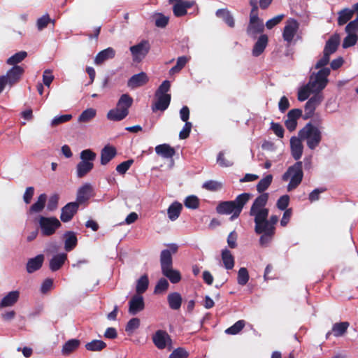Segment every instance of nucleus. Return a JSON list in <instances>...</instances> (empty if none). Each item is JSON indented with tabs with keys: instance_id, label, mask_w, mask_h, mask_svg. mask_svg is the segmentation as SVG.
<instances>
[{
	"instance_id": "f257e3e1",
	"label": "nucleus",
	"mask_w": 358,
	"mask_h": 358,
	"mask_svg": "<svg viewBox=\"0 0 358 358\" xmlns=\"http://www.w3.org/2000/svg\"><path fill=\"white\" fill-rule=\"evenodd\" d=\"M268 194L264 193L257 196L253 202L250 215L254 217L255 231L262 234L259 244L262 247H268L271 243L275 233V224L278 221L277 215H272L268 220V209L265 208L268 201Z\"/></svg>"
},
{
	"instance_id": "f03ea898",
	"label": "nucleus",
	"mask_w": 358,
	"mask_h": 358,
	"mask_svg": "<svg viewBox=\"0 0 358 358\" xmlns=\"http://www.w3.org/2000/svg\"><path fill=\"white\" fill-rule=\"evenodd\" d=\"M250 197L251 194L249 193L241 194L234 201L220 202L216 207V210L221 215L232 214L230 220H234L240 215L244 206Z\"/></svg>"
},
{
	"instance_id": "7ed1b4c3",
	"label": "nucleus",
	"mask_w": 358,
	"mask_h": 358,
	"mask_svg": "<svg viewBox=\"0 0 358 358\" xmlns=\"http://www.w3.org/2000/svg\"><path fill=\"white\" fill-rule=\"evenodd\" d=\"M133 101V98L129 94H122L116 107L108 112L107 118L114 122L124 120L129 115V109L132 106Z\"/></svg>"
},
{
	"instance_id": "20e7f679",
	"label": "nucleus",
	"mask_w": 358,
	"mask_h": 358,
	"mask_svg": "<svg viewBox=\"0 0 358 358\" xmlns=\"http://www.w3.org/2000/svg\"><path fill=\"white\" fill-rule=\"evenodd\" d=\"M298 136L306 141L308 148L312 150L320 145L322 138L321 131L310 122L307 123L299 131Z\"/></svg>"
},
{
	"instance_id": "39448f33",
	"label": "nucleus",
	"mask_w": 358,
	"mask_h": 358,
	"mask_svg": "<svg viewBox=\"0 0 358 358\" xmlns=\"http://www.w3.org/2000/svg\"><path fill=\"white\" fill-rule=\"evenodd\" d=\"M96 155L90 149H86L80 152V162L76 166V174L78 178L85 177L94 167V161Z\"/></svg>"
},
{
	"instance_id": "423d86ee",
	"label": "nucleus",
	"mask_w": 358,
	"mask_h": 358,
	"mask_svg": "<svg viewBox=\"0 0 358 358\" xmlns=\"http://www.w3.org/2000/svg\"><path fill=\"white\" fill-rule=\"evenodd\" d=\"M38 222L41 232L44 236L53 235L62 226L60 221L55 217L40 216Z\"/></svg>"
},
{
	"instance_id": "0eeeda50",
	"label": "nucleus",
	"mask_w": 358,
	"mask_h": 358,
	"mask_svg": "<svg viewBox=\"0 0 358 358\" xmlns=\"http://www.w3.org/2000/svg\"><path fill=\"white\" fill-rule=\"evenodd\" d=\"M150 50V44L148 40H142L140 43L129 48L134 62H141L148 54Z\"/></svg>"
},
{
	"instance_id": "6e6552de",
	"label": "nucleus",
	"mask_w": 358,
	"mask_h": 358,
	"mask_svg": "<svg viewBox=\"0 0 358 358\" xmlns=\"http://www.w3.org/2000/svg\"><path fill=\"white\" fill-rule=\"evenodd\" d=\"M330 69H321L315 75V79L313 80L312 77L308 82L317 92H320L324 90L328 83V76L330 74Z\"/></svg>"
},
{
	"instance_id": "1a4fd4ad",
	"label": "nucleus",
	"mask_w": 358,
	"mask_h": 358,
	"mask_svg": "<svg viewBox=\"0 0 358 358\" xmlns=\"http://www.w3.org/2000/svg\"><path fill=\"white\" fill-rule=\"evenodd\" d=\"M24 73V69L20 66H14L10 69L6 75L1 76L4 77V82L8 85L10 87L17 84L21 80V78Z\"/></svg>"
},
{
	"instance_id": "9d476101",
	"label": "nucleus",
	"mask_w": 358,
	"mask_h": 358,
	"mask_svg": "<svg viewBox=\"0 0 358 358\" xmlns=\"http://www.w3.org/2000/svg\"><path fill=\"white\" fill-rule=\"evenodd\" d=\"M264 29L263 21L259 16H250L249 24L246 29L247 34L249 36L255 38L257 34L264 31Z\"/></svg>"
},
{
	"instance_id": "9b49d317",
	"label": "nucleus",
	"mask_w": 358,
	"mask_h": 358,
	"mask_svg": "<svg viewBox=\"0 0 358 358\" xmlns=\"http://www.w3.org/2000/svg\"><path fill=\"white\" fill-rule=\"evenodd\" d=\"M299 28V22L294 19H289L287 21L283 29L282 38L288 45L293 41Z\"/></svg>"
},
{
	"instance_id": "f8f14e48",
	"label": "nucleus",
	"mask_w": 358,
	"mask_h": 358,
	"mask_svg": "<svg viewBox=\"0 0 358 358\" xmlns=\"http://www.w3.org/2000/svg\"><path fill=\"white\" fill-rule=\"evenodd\" d=\"M152 341L158 349L162 350L166 347L168 343H171V339L166 331L157 330L152 336Z\"/></svg>"
},
{
	"instance_id": "ddd939ff",
	"label": "nucleus",
	"mask_w": 358,
	"mask_h": 358,
	"mask_svg": "<svg viewBox=\"0 0 358 358\" xmlns=\"http://www.w3.org/2000/svg\"><path fill=\"white\" fill-rule=\"evenodd\" d=\"M79 208L78 202H70L62 208L60 219L63 222H68L74 216Z\"/></svg>"
},
{
	"instance_id": "4468645a",
	"label": "nucleus",
	"mask_w": 358,
	"mask_h": 358,
	"mask_svg": "<svg viewBox=\"0 0 358 358\" xmlns=\"http://www.w3.org/2000/svg\"><path fill=\"white\" fill-rule=\"evenodd\" d=\"M302 162H297L288 168L283 174L282 179H303Z\"/></svg>"
},
{
	"instance_id": "2eb2a0df",
	"label": "nucleus",
	"mask_w": 358,
	"mask_h": 358,
	"mask_svg": "<svg viewBox=\"0 0 358 358\" xmlns=\"http://www.w3.org/2000/svg\"><path fill=\"white\" fill-rule=\"evenodd\" d=\"M156 101L152 106L153 112L157 110L164 111L170 104L171 96V94L155 95Z\"/></svg>"
},
{
	"instance_id": "dca6fc26",
	"label": "nucleus",
	"mask_w": 358,
	"mask_h": 358,
	"mask_svg": "<svg viewBox=\"0 0 358 358\" xmlns=\"http://www.w3.org/2000/svg\"><path fill=\"white\" fill-rule=\"evenodd\" d=\"M145 307L143 297L141 295L135 294L132 296L129 303V313L131 315H136L143 310Z\"/></svg>"
},
{
	"instance_id": "f3484780",
	"label": "nucleus",
	"mask_w": 358,
	"mask_h": 358,
	"mask_svg": "<svg viewBox=\"0 0 358 358\" xmlns=\"http://www.w3.org/2000/svg\"><path fill=\"white\" fill-rule=\"evenodd\" d=\"M302 141L299 136H292L290 139L291 153L295 160H299L303 155V146L301 143Z\"/></svg>"
},
{
	"instance_id": "a211bd4d",
	"label": "nucleus",
	"mask_w": 358,
	"mask_h": 358,
	"mask_svg": "<svg viewBox=\"0 0 358 358\" xmlns=\"http://www.w3.org/2000/svg\"><path fill=\"white\" fill-rule=\"evenodd\" d=\"M148 80L149 79L147 74L145 72H141L132 76L128 80L127 86L131 89H136L143 86L148 82Z\"/></svg>"
},
{
	"instance_id": "6ab92c4d",
	"label": "nucleus",
	"mask_w": 358,
	"mask_h": 358,
	"mask_svg": "<svg viewBox=\"0 0 358 358\" xmlns=\"http://www.w3.org/2000/svg\"><path fill=\"white\" fill-rule=\"evenodd\" d=\"M116 52L114 48L108 47L104 49L96 55L94 62L96 65H101L108 59H112L115 57Z\"/></svg>"
},
{
	"instance_id": "aec40b11",
	"label": "nucleus",
	"mask_w": 358,
	"mask_h": 358,
	"mask_svg": "<svg viewBox=\"0 0 358 358\" xmlns=\"http://www.w3.org/2000/svg\"><path fill=\"white\" fill-rule=\"evenodd\" d=\"M67 260V255L66 253H59L54 255L50 260L49 267L52 271H57L62 268L65 262Z\"/></svg>"
},
{
	"instance_id": "412c9836",
	"label": "nucleus",
	"mask_w": 358,
	"mask_h": 358,
	"mask_svg": "<svg viewBox=\"0 0 358 358\" xmlns=\"http://www.w3.org/2000/svg\"><path fill=\"white\" fill-rule=\"evenodd\" d=\"M92 195L93 188L89 183H87L78 189L76 202L83 203L87 201Z\"/></svg>"
},
{
	"instance_id": "4be33fe9",
	"label": "nucleus",
	"mask_w": 358,
	"mask_h": 358,
	"mask_svg": "<svg viewBox=\"0 0 358 358\" xmlns=\"http://www.w3.org/2000/svg\"><path fill=\"white\" fill-rule=\"evenodd\" d=\"M20 298V292L17 290L8 292L1 301L0 308L13 306Z\"/></svg>"
},
{
	"instance_id": "5701e85b",
	"label": "nucleus",
	"mask_w": 358,
	"mask_h": 358,
	"mask_svg": "<svg viewBox=\"0 0 358 358\" xmlns=\"http://www.w3.org/2000/svg\"><path fill=\"white\" fill-rule=\"evenodd\" d=\"M268 41V38L267 35L262 34L253 46L252 55L258 57L262 55L267 46Z\"/></svg>"
},
{
	"instance_id": "b1692460",
	"label": "nucleus",
	"mask_w": 358,
	"mask_h": 358,
	"mask_svg": "<svg viewBox=\"0 0 358 358\" xmlns=\"http://www.w3.org/2000/svg\"><path fill=\"white\" fill-rule=\"evenodd\" d=\"M339 43L340 36L338 34H334L326 42L323 52L331 55L337 50Z\"/></svg>"
},
{
	"instance_id": "393cba45",
	"label": "nucleus",
	"mask_w": 358,
	"mask_h": 358,
	"mask_svg": "<svg viewBox=\"0 0 358 358\" xmlns=\"http://www.w3.org/2000/svg\"><path fill=\"white\" fill-rule=\"evenodd\" d=\"M155 152L159 156L166 159L172 158L176 154L174 148L166 143L157 145Z\"/></svg>"
},
{
	"instance_id": "a878e982",
	"label": "nucleus",
	"mask_w": 358,
	"mask_h": 358,
	"mask_svg": "<svg viewBox=\"0 0 358 358\" xmlns=\"http://www.w3.org/2000/svg\"><path fill=\"white\" fill-rule=\"evenodd\" d=\"M64 248L67 252L73 250L78 243V239L75 232L71 231H66L64 234Z\"/></svg>"
},
{
	"instance_id": "bb28decb",
	"label": "nucleus",
	"mask_w": 358,
	"mask_h": 358,
	"mask_svg": "<svg viewBox=\"0 0 358 358\" xmlns=\"http://www.w3.org/2000/svg\"><path fill=\"white\" fill-rule=\"evenodd\" d=\"M43 255H38L35 257L29 259L27 264V271L29 273H32L40 269L43 265Z\"/></svg>"
},
{
	"instance_id": "cd10ccee",
	"label": "nucleus",
	"mask_w": 358,
	"mask_h": 358,
	"mask_svg": "<svg viewBox=\"0 0 358 358\" xmlns=\"http://www.w3.org/2000/svg\"><path fill=\"white\" fill-rule=\"evenodd\" d=\"M117 154L115 147L110 145L105 146L101 152V164L102 165L107 164L113 159Z\"/></svg>"
},
{
	"instance_id": "c85d7f7f",
	"label": "nucleus",
	"mask_w": 358,
	"mask_h": 358,
	"mask_svg": "<svg viewBox=\"0 0 358 358\" xmlns=\"http://www.w3.org/2000/svg\"><path fill=\"white\" fill-rule=\"evenodd\" d=\"M160 264L162 271L173 267L172 254L170 250L166 249L161 252Z\"/></svg>"
},
{
	"instance_id": "c756f323",
	"label": "nucleus",
	"mask_w": 358,
	"mask_h": 358,
	"mask_svg": "<svg viewBox=\"0 0 358 358\" xmlns=\"http://www.w3.org/2000/svg\"><path fill=\"white\" fill-rule=\"evenodd\" d=\"M215 14L217 17L222 18L229 27L231 28L234 27L235 22L234 17L228 9H218Z\"/></svg>"
},
{
	"instance_id": "7c9ffc66",
	"label": "nucleus",
	"mask_w": 358,
	"mask_h": 358,
	"mask_svg": "<svg viewBox=\"0 0 358 358\" xmlns=\"http://www.w3.org/2000/svg\"><path fill=\"white\" fill-rule=\"evenodd\" d=\"M169 307L172 310H178L182 304V299L178 292L170 293L167 296Z\"/></svg>"
},
{
	"instance_id": "2f4dec72",
	"label": "nucleus",
	"mask_w": 358,
	"mask_h": 358,
	"mask_svg": "<svg viewBox=\"0 0 358 358\" xmlns=\"http://www.w3.org/2000/svg\"><path fill=\"white\" fill-rule=\"evenodd\" d=\"M182 206L179 202H173L171 203L167 209V214L169 218L171 221H175L180 216Z\"/></svg>"
},
{
	"instance_id": "473e14b6",
	"label": "nucleus",
	"mask_w": 358,
	"mask_h": 358,
	"mask_svg": "<svg viewBox=\"0 0 358 358\" xmlns=\"http://www.w3.org/2000/svg\"><path fill=\"white\" fill-rule=\"evenodd\" d=\"M355 10H351L350 8H344L340 10L338 13V24L339 26H342L346 24L349 20L352 19Z\"/></svg>"
},
{
	"instance_id": "72a5a7b5",
	"label": "nucleus",
	"mask_w": 358,
	"mask_h": 358,
	"mask_svg": "<svg viewBox=\"0 0 358 358\" xmlns=\"http://www.w3.org/2000/svg\"><path fill=\"white\" fill-rule=\"evenodd\" d=\"M80 342L78 339H70L66 342L62 349V352L64 355H68L75 351L80 345Z\"/></svg>"
},
{
	"instance_id": "f704fd0d",
	"label": "nucleus",
	"mask_w": 358,
	"mask_h": 358,
	"mask_svg": "<svg viewBox=\"0 0 358 358\" xmlns=\"http://www.w3.org/2000/svg\"><path fill=\"white\" fill-rule=\"evenodd\" d=\"M85 347L88 351L99 352L106 347V343L101 340L94 339L89 343H87Z\"/></svg>"
},
{
	"instance_id": "c9c22d12",
	"label": "nucleus",
	"mask_w": 358,
	"mask_h": 358,
	"mask_svg": "<svg viewBox=\"0 0 358 358\" xmlns=\"http://www.w3.org/2000/svg\"><path fill=\"white\" fill-rule=\"evenodd\" d=\"M222 259L227 269L229 270L233 268L234 266V258L228 249L226 248L222 251Z\"/></svg>"
},
{
	"instance_id": "e433bc0d",
	"label": "nucleus",
	"mask_w": 358,
	"mask_h": 358,
	"mask_svg": "<svg viewBox=\"0 0 358 358\" xmlns=\"http://www.w3.org/2000/svg\"><path fill=\"white\" fill-rule=\"evenodd\" d=\"M149 280L147 275H142L136 282V292L137 295H141L148 288Z\"/></svg>"
},
{
	"instance_id": "4c0bfd02",
	"label": "nucleus",
	"mask_w": 358,
	"mask_h": 358,
	"mask_svg": "<svg viewBox=\"0 0 358 358\" xmlns=\"http://www.w3.org/2000/svg\"><path fill=\"white\" fill-rule=\"evenodd\" d=\"M162 273L173 284L179 282L181 280L180 273L177 270H174L173 267L165 269V271H162Z\"/></svg>"
},
{
	"instance_id": "58836bf2",
	"label": "nucleus",
	"mask_w": 358,
	"mask_h": 358,
	"mask_svg": "<svg viewBox=\"0 0 358 358\" xmlns=\"http://www.w3.org/2000/svg\"><path fill=\"white\" fill-rule=\"evenodd\" d=\"M312 92H317L312 87V85L308 83L306 85L300 88L298 92V100L303 101L306 100Z\"/></svg>"
},
{
	"instance_id": "ea45409f",
	"label": "nucleus",
	"mask_w": 358,
	"mask_h": 358,
	"mask_svg": "<svg viewBox=\"0 0 358 358\" xmlns=\"http://www.w3.org/2000/svg\"><path fill=\"white\" fill-rule=\"evenodd\" d=\"M350 324L348 322H337L333 325L332 331L336 337H340L345 334Z\"/></svg>"
},
{
	"instance_id": "a19ab883",
	"label": "nucleus",
	"mask_w": 358,
	"mask_h": 358,
	"mask_svg": "<svg viewBox=\"0 0 358 358\" xmlns=\"http://www.w3.org/2000/svg\"><path fill=\"white\" fill-rule=\"evenodd\" d=\"M189 58L186 56L179 57L177 59L176 64L169 70L170 75L179 73L188 62Z\"/></svg>"
},
{
	"instance_id": "79ce46f5",
	"label": "nucleus",
	"mask_w": 358,
	"mask_h": 358,
	"mask_svg": "<svg viewBox=\"0 0 358 358\" xmlns=\"http://www.w3.org/2000/svg\"><path fill=\"white\" fill-rule=\"evenodd\" d=\"M96 115V110L94 108H90L83 110L78 117L79 122H88L91 121Z\"/></svg>"
},
{
	"instance_id": "37998d69",
	"label": "nucleus",
	"mask_w": 358,
	"mask_h": 358,
	"mask_svg": "<svg viewBox=\"0 0 358 358\" xmlns=\"http://www.w3.org/2000/svg\"><path fill=\"white\" fill-rule=\"evenodd\" d=\"M47 196L45 194H41L36 201L31 207L30 211L31 213H40L44 208L46 202Z\"/></svg>"
},
{
	"instance_id": "c03bdc74",
	"label": "nucleus",
	"mask_w": 358,
	"mask_h": 358,
	"mask_svg": "<svg viewBox=\"0 0 358 358\" xmlns=\"http://www.w3.org/2000/svg\"><path fill=\"white\" fill-rule=\"evenodd\" d=\"M27 56V52L26 51H20L11 57H10L6 63L8 65L17 66V64L24 60Z\"/></svg>"
},
{
	"instance_id": "a18cd8bd",
	"label": "nucleus",
	"mask_w": 358,
	"mask_h": 358,
	"mask_svg": "<svg viewBox=\"0 0 358 358\" xmlns=\"http://www.w3.org/2000/svg\"><path fill=\"white\" fill-rule=\"evenodd\" d=\"M222 186V183L217 180H207L202 187L210 192H217L221 190Z\"/></svg>"
},
{
	"instance_id": "49530a36",
	"label": "nucleus",
	"mask_w": 358,
	"mask_h": 358,
	"mask_svg": "<svg viewBox=\"0 0 358 358\" xmlns=\"http://www.w3.org/2000/svg\"><path fill=\"white\" fill-rule=\"evenodd\" d=\"M245 322L244 320H238L231 327L225 330V333L229 335H236L238 334L245 327Z\"/></svg>"
},
{
	"instance_id": "de8ad7c7",
	"label": "nucleus",
	"mask_w": 358,
	"mask_h": 358,
	"mask_svg": "<svg viewBox=\"0 0 358 358\" xmlns=\"http://www.w3.org/2000/svg\"><path fill=\"white\" fill-rule=\"evenodd\" d=\"M55 22V20L50 19L48 14H45L37 20L36 26L38 29L39 31H41L45 27H47L48 24L50 22H52L54 24Z\"/></svg>"
},
{
	"instance_id": "09e8293b",
	"label": "nucleus",
	"mask_w": 358,
	"mask_h": 358,
	"mask_svg": "<svg viewBox=\"0 0 358 358\" xmlns=\"http://www.w3.org/2000/svg\"><path fill=\"white\" fill-rule=\"evenodd\" d=\"M249 280V274L248 270L242 267L238 270L237 282L240 285H245Z\"/></svg>"
},
{
	"instance_id": "8fccbe9b",
	"label": "nucleus",
	"mask_w": 358,
	"mask_h": 358,
	"mask_svg": "<svg viewBox=\"0 0 358 358\" xmlns=\"http://www.w3.org/2000/svg\"><path fill=\"white\" fill-rule=\"evenodd\" d=\"M358 40V36L356 34H348L343 41L342 46L343 48H348L355 45Z\"/></svg>"
},
{
	"instance_id": "3c124183",
	"label": "nucleus",
	"mask_w": 358,
	"mask_h": 358,
	"mask_svg": "<svg viewBox=\"0 0 358 358\" xmlns=\"http://www.w3.org/2000/svg\"><path fill=\"white\" fill-rule=\"evenodd\" d=\"M217 162L222 167H229L234 164L233 159L231 158H227L224 152H219L217 157Z\"/></svg>"
},
{
	"instance_id": "603ef678",
	"label": "nucleus",
	"mask_w": 358,
	"mask_h": 358,
	"mask_svg": "<svg viewBox=\"0 0 358 358\" xmlns=\"http://www.w3.org/2000/svg\"><path fill=\"white\" fill-rule=\"evenodd\" d=\"M184 204L187 208L196 209L199 205V200L194 195L188 196L185 199Z\"/></svg>"
},
{
	"instance_id": "864d4df0",
	"label": "nucleus",
	"mask_w": 358,
	"mask_h": 358,
	"mask_svg": "<svg viewBox=\"0 0 358 358\" xmlns=\"http://www.w3.org/2000/svg\"><path fill=\"white\" fill-rule=\"evenodd\" d=\"M176 3L173 6V12L176 17H182L187 13V11L185 10V7L182 4V1H175Z\"/></svg>"
},
{
	"instance_id": "5fc2aeb1",
	"label": "nucleus",
	"mask_w": 358,
	"mask_h": 358,
	"mask_svg": "<svg viewBox=\"0 0 358 358\" xmlns=\"http://www.w3.org/2000/svg\"><path fill=\"white\" fill-rule=\"evenodd\" d=\"M140 326V320L137 317L131 318L127 322L125 331L129 333H133L136 329H137Z\"/></svg>"
},
{
	"instance_id": "6e6d98bb",
	"label": "nucleus",
	"mask_w": 358,
	"mask_h": 358,
	"mask_svg": "<svg viewBox=\"0 0 358 358\" xmlns=\"http://www.w3.org/2000/svg\"><path fill=\"white\" fill-rule=\"evenodd\" d=\"M134 162V160L132 159L124 161L117 166L116 171L120 174H124L129 169Z\"/></svg>"
},
{
	"instance_id": "4d7b16f0",
	"label": "nucleus",
	"mask_w": 358,
	"mask_h": 358,
	"mask_svg": "<svg viewBox=\"0 0 358 358\" xmlns=\"http://www.w3.org/2000/svg\"><path fill=\"white\" fill-rule=\"evenodd\" d=\"M169 286V282L165 278H161L157 282L155 287V293L159 294L163 292H165L168 289Z\"/></svg>"
},
{
	"instance_id": "13d9d810",
	"label": "nucleus",
	"mask_w": 358,
	"mask_h": 358,
	"mask_svg": "<svg viewBox=\"0 0 358 358\" xmlns=\"http://www.w3.org/2000/svg\"><path fill=\"white\" fill-rule=\"evenodd\" d=\"M192 127V124L190 122H185L182 129L179 133V138L180 139H186L189 137Z\"/></svg>"
},
{
	"instance_id": "bf43d9fd",
	"label": "nucleus",
	"mask_w": 358,
	"mask_h": 358,
	"mask_svg": "<svg viewBox=\"0 0 358 358\" xmlns=\"http://www.w3.org/2000/svg\"><path fill=\"white\" fill-rule=\"evenodd\" d=\"M285 15L283 14L278 15L275 16L274 17L267 20L266 22V27L268 29H271L275 26L278 24L284 18Z\"/></svg>"
},
{
	"instance_id": "052dcab7",
	"label": "nucleus",
	"mask_w": 358,
	"mask_h": 358,
	"mask_svg": "<svg viewBox=\"0 0 358 358\" xmlns=\"http://www.w3.org/2000/svg\"><path fill=\"white\" fill-rule=\"evenodd\" d=\"M72 118V115L70 114L62 115L60 116L55 117L51 122L52 126H57L62 123L66 122Z\"/></svg>"
},
{
	"instance_id": "680f3d73",
	"label": "nucleus",
	"mask_w": 358,
	"mask_h": 358,
	"mask_svg": "<svg viewBox=\"0 0 358 358\" xmlns=\"http://www.w3.org/2000/svg\"><path fill=\"white\" fill-rule=\"evenodd\" d=\"M289 196L288 195H283L280 196L278 200L277 201V207L281 210H287V207L289 205Z\"/></svg>"
},
{
	"instance_id": "e2e57ef3",
	"label": "nucleus",
	"mask_w": 358,
	"mask_h": 358,
	"mask_svg": "<svg viewBox=\"0 0 358 358\" xmlns=\"http://www.w3.org/2000/svg\"><path fill=\"white\" fill-rule=\"evenodd\" d=\"M170 87L171 83L169 80L163 81L157 90L155 95L168 94L167 92L170 90Z\"/></svg>"
},
{
	"instance_id": "0e129e2a",
	"label": "nucleus",
	"mask_w": 358,
	"mask_h": 358,
	"mask_svg": "<svg viewBox=\"0 0 358 358\" xmlns=\"http://www.w3.org/2000/svg\"><path fill=\"white\" fill-rule=\"evenodd\" d=\"M327 190L325 187H319L313 190L308 196L310 202H314L320 199V194L324 192Z\"/></svg>"
},
{
	"instance_id": "69168bd1",
	"label": "nucleus",
	"mask_w": 358,
	"mask_h": 358,
	"mask_svg": "<svg viewBox=\"0 0 358 358\" xmlns=\"http://www.w3.org/2000/svg\"><path fill=\"white\" fill-rule=\"evenodd\" d=\"M329 60H330V55H329L328 53H326L324 52H323V56L321 59H320L316 64H315V69H323V68H325L324 66L329 64Z\"/></svg>"
},
{
	"instance_id": "338daca9",
	"label": "nucleus",
	"mask_w": 358,
	"mask_h": 358,
	"mask_svg": "<svg viewBox=\"0 0 358 358\" xmlns=\"http://www.w3.org/2000/svg\"><path fill=\"white\" fill-rule=\"evenodd\" d=\"M345 31L348 34H356L358 31V18L356 17L352 21H350L345 27Z\"/></svg>"
},
{
	"instance_id": "774afa93",
	"label": "nucleus",
	"mask_w": 358,
	"mask_h": 358,
	"mask_svg": "<svg viewBox=\"0 0 358 358\" xmlns=\"http://www.w3.org/2000/svg\"><path fill=\"white\" fill-rule=\"evenodd\" d=\"M187 352L183 348H178L171 353L169 358H187Z\"/></svg>"
}]
</instances>
